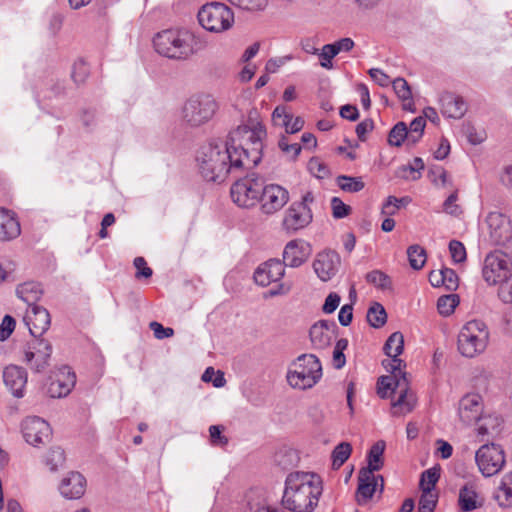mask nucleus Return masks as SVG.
I'll list each match as a JSON object with an SVG mask.
<instances>
[{
	"label": "nucleus",
	"instance_id": "f257e3e1",
	"mask_svg": "<svg viewBox=\"0 0 512 512\" xmlns=\"http://www.w3.org/2000/svg\"><path fill=\"white\" fill-rule=\"evenodd\" d=\"M322 480L312 472L295 471L287 475L282 505L292 512H312L322 494Z\"/></svg>",
	"mask_w": 512,
	"mask_h": 512
},
{
	"label": "nucleus",
	"instance_id": "f03ea898",
	"mask_svg": "<svg viewBox=\"0 0 512 512\" xmlns=\"http://www.w3.org/2000/svg\"><path fill=\"white\" fill-rule=\"evenodd\" d=\"M197 163L202 177L209 182H223L233 170L246 168L228 142L212 141L198 151Z\"/></svg>",
	"mask_w": 512,
	"mask_h": 512
},
{
	"label": "nucleus",
	"instance_id": "7ed1b4c3",
	"mask_svg": "<svg viewBox=\"0 0 512 512\" xmlns=\"http://www.w3.org/2000/svg\"><path fill=\"white\" fill-rule=\"evenodd\" d=\"M265 136L266 130L261 123L253 126L239 125L229 133L226 141L234 154L244 160L245 167L250 168L261 160L262 139Z\"/></svg>",
	"mask_w": 512,
	"mask_h": 512
},
{
	"label": "nucleus",
	"instance_id": "20e7f679",
	"mask_svg": "<svg viewBox=\"0 0 512 512\" xmlns=\"http://www.w3.org/2000/svg\"><path fill=\"white\" fill-rule=\"evenodd\" d=\"M155 50L171 59H187L205 47V43L194 33L182 29H168L156 34L153 39Z\"/></svg>",
	"mask_w": 512,
	"mask_h": 512
},
{
	"label": "nucleus",
	"instance_id": "39448f33",
	"mask_svg": "<svg viewBox=\"0 0 512 512\" xmlns=\"http://www.w3.org/2000/svg\"><path fill=\"white\" fill-rule=\"evenodd\" d=\"M322 377V366L319 359L313 354L298 356L289 366L286 379L288 384L299 390L310 389Z\"/></svg>",
	"mask_w": 512,
	"mask_h": 512
},
{
	"label": "nucleus",
	"instance_id": "423d86ee",
	"mask_svg": "<svg viewBox=\"0 0 512 512\" xmlns=\"http://www.w3.org/2000/svg\"><path fill=\"white\" fill-rule=\"evenodd\" d=\"M218 110V103L210 94H196L182 105L180 121L182 125L197 128L213 119Z\"/></svg>",
	"mask_w": 512,
	"mask_h": 512
},
{
	"label": "nucleus",
	"instance_id": "0eeeda50",
	"mask_svg": "<svg viewBox=\"0 0 512 512\" xmlns=\"http://www.w3.org/2000/svg\"><path fill=\"white\" fill-rule=\"evenodd\" d=\"M489 341V330L481 320L467 322L458 335V350L465 357H474L485 351Z\"/></svg>",
	"mask_w": 512,
	"mask_h": 512
},
{
	"label": "nucleus",
	"instance_id": "6e6552de",
	"mask_svg": "<svg viewBox=\"0 0 512 512\" xmlns=\"http://www.w3.org/2000/svg\"><path fill=\"white\" fill-rule=\"evenodd\" d=\"M199 24L207 31L222 33L234 24V12L225 4L211 2L203 5L198 12Z\"/></svg>",
	"mask_w": 512,
	"mask_h": 512
},
{
	"label": "nucleus",
	"instance_id": "1a4fd4ad",
	"mask_svg": "<svg viewBox=\"0 0 512 512\" xmlns=\"http://www.w3.org/2000/svg\"><path fill=\"white\" fill-rule=\"evenodd\" d=\"M263 182L255 174L236 181L231 187V198L239 207L250 208L260 200Z\"/></svg>",
	"mask_w": 512,
	"mask_h": 512
},
{
	"label": "nucleus",
	"instance_id": "9d476101",
	"mask_svg": "<svg viewBox=\"0 0 512 512\" xmlns=\"http://www.w3.org/2000/svg\"><path fill=\"white\" fill-rule=\"evenodd\" d=\"M314 201V196L311 192L303 195L301 201L294 202L285 212L283 218V228L286 231H298L308 226L312 221V212L309 204Z\"/></svg>",
	"mask_w": 512,
	"mask_h": 512
},
{
	"label": "nucleus",
	"instance_id": "9b49d317",
	"mask_svg": "<svg viewBox=\"0 0 512 512\" xmlns=\"http://www.w3.org/2000/svg\"><path fill=\"white\" fill-rule=\"evenodd\" d=\"M475 461L483 476H493L505 464L504 451L494 443L484 444L476 451Z\"/></svg>",
	"mask_w": 512,
	"mask_h": 512
},
{
	"label": "nucleus",
	"instance_id": "f8f14e48",
	"mask_svg": "<svg viewBox=\"0 0 512 512\" xmlns=\"http://www.w3.org/2000/svg\"><path fill=\"white\" fill-rule=\"evenodd\" d=\"M52 354V344L45 338L33 337L25 349V361L35 372H42L48 366Z\"/></svg>",
	"mask_w": 512,
	"mask_h": 512
},
{
	"label": "nucleus",
	"instance_id": "ddd939ff",
	"mask_svg": "<svg viewBox=\"0 0 512 512\" xmlns=\"http://www.w3.org/2000/svg\"><path fill=\"white\" fill-rule=\"evenodd\" d=\"M510 270L508 256L502 251H494L486 256L482 273L489 285H496L510 274Z\"/></svg>",
	"mask_w": 512,
	"mask_h": 512
},
{
	"label": "nucleus",
	"instance_id": "4468645a",
	"mask_svg": "<svg viewBox=\"0 0 512 512\" xmlns=\"http://www.w3.org/2000/svg\"><path fill=\"white\" fill-rule=\"evenodd\" d=\"M457 415L459 421L466 427L476 424L483 419L484 403L478 393H467L458 402Z\"/></svg>",
	"mask_w": 512,
	"mask_h": 512
},
{
	"label": "nucleus",
	"instance_id": "2eb2a0df",
	"mask_svg": "<svg viewBox=\"0 0 512 512\" xmlns=\"http://www.w3.org/2000/svg\"><path fill=\"white\" fill-rule=\"evenodd\" d=\"M21 430L25 441L34 447L46 444L52 434L49 423L37 416L24 419Z\"/></svg>",
	"mask_w": 512,
	"mask_h": 512
},
{
	"label": "nucleus",
	"instance_id": "dca6fc26",
	"mask_svg": "<svg viewBox=\"0 0 512 512\" xmlns=\"http://www.w3.org/2000/svg\"><path fill=\"white\" fill-rule=\"evenodd\" d=\"M261 211L266 215L274 214L289 201V192L278 184H269L262 188Z\"/></svg>",
	"mask_w": 512,
	"mask_h": 512
},
{
	"label": "nucleus",
	"instance_id": "f3484780",
	"mask_svg": "<svg viewBox=\"0 0 512 512\" xmlns=\"http://www.w3.org/2000/svg\"><path fill=\"white\" fill-rule=\"evenodd\" d=\"M404 349V337L401 332L392 333L386 340L383 350L384 353L389 357L382 361V366L389 373H395L400 371L401 368H406V363L398 358L402 354Z\"/></svg>",
	"mask_w": 512,
	"mask_h": 512
},
{
	"label": "nucleus",
	"instance_id": "a211bd4d",
	"mask_svg": "<svg viewBox=\"0 0 512 512\" xmlns=\"http://www.w3.org/2000/svg\"><path fill=\"white\" fill-rule=\"evenodd\" d=\"M340 264L341 259L337 252L325 250L316 255L313 261V269L321 281L327 282L336 275Z\"/></svg>",
	"mask_w": 512,
	"mask_h": 512
},
{
	"label": "nucleus",
	"instance_id": "6ab92c4d",
	"mask_svg": "<svg viewBox=\"0 0 512 512\" xmlns=\"http://www.w3.org/2000/svg\"><path fill=\"white\" fill-rule=\"evenodd\" d=\"M76 383V375L68 366H62L54 373L47 393L52 398L66 397Z\"/></svg>",
	"mask_w": 512,
	"mask_h": 512
},
{
	"label": "nucleus",
	"instance_id": "aec40b11",
	"mask_svg": "<svg viewBox=\"0 0 512 512\" xmlns=\"http://www.w3.org/2000/svg\"><path fill=\"white\" fill-rule=\"evenodd\" d=\"M489 237L495 245H505L512 237L508 218L499 212H490L486 219Z\"/></svg>",
	"mask_w": 512,
	"mask_h": 512
},
{
	"label": "nucleus",
	"instance_id": "412c9836",
	"mask_svg": "<svg viewBox=\"0 0 512 512\" xmlns=\"http://www.w3.org/2000/svg\"><path fill=\"white\" fill-rule=\"evenodd\" d=\"M312 253L311 245L301 239L289 241L283 251V264L296 268L301 266Z\"/></svg>",
	"mask_w": 512,
	"mask_h": 512
},
{
	"label": "nucleus",
	"instance_id": "4be33fe9",
	"mask_svg": "<svg viewBox=\"0 0 512 512\" xmlns=\"http://www.w3.org/2000/svg\"><path fill=\"white\" fill-rule=\"evenodd\" d=\"M338 327L334 321L320 320L310 328V340L314 349H325L331 345Z\"/></svg>",
	"mask_w": 512,
	"mask_h": 512
},
{
	"label": "nucleus",
	"instance_id": "5701e85b",
	"mask_svg": "<svg viewBox=\"0 0 512 512\" xmlns=\"http://www.w3.org/2000/svg\"><path fill=\"white\" fill-rule=\"evenodd\" d=\"M24 320L33 337H42L51 324L50 313L46 308L39 305L30 307L26 312Z\"/></svg>",
	"mask_w": 512,
	"mask_h": 512
},
{
	"label": "nucleus",
	"instance_id": "b1692460",
	"mask_svg": "<svg viewBox=\"0 0 512 512\" xmlns=\"http://www.w3.org/2000/svg\"><path fill=\"white\" fill-rule=\"evenodd\" d=\"M284 264L278 259H270L261 264L254 272V280L260 286H268L284 276Z\"/></svg>",
	"mask_w": 512,
	"mask_h": 512
},
{
	"label": "nucleus",
	"instance_id": "393cba45",
	"mask_svg": "<svg viewBox=\"0 0 512 512\" xmlns=\"http://www.w3.org/2000/svg\"><path fill=\"white\" fill-rule=\"evenodd\" d=\"M27 378V372L19 366L10 365L3 371L5 386L16 398H22L24 396Z\"/></svg>",
	"mask_w": 512,
	"mask_h": 512
},
{
	"label": "nucleus",
	"instance_id": "a878e982",
	"mask_svg": "<svg viewBox=\"0 0 512 512\" xmlns=\"http://www.w3.org/2000/svg\"><path fill=\"white\" fill-rule=\"evenodd\" d=\"M380 481L381 490L383 489V477L375 476L370 470H360L358 474V488L356 493L357 502L364 504L370 500Z\"/></svg>",
	"mask_w": 512,
	"mask_h": 512
},
{
	"label": "nucleus",
	"instance_id": "bb28decb",
	"mask_svg": "<svg viewBox=\"0 0 512 512\" xmlns=\"http://www.w3.org/2000/svg\"><path fill=\"white\" fill-rule=\"evenodd\" d=\"M395 393H398V397L391 403V414L404 416L411 413L416 407L417 397L410 389L409 382L405 386L399 387Z\"/></svg>",
	"mask_w": 512,
	"mask_h": 512
},
{
	"label": "nucleus",
	"instance_id": "cd10ccee",
	"mask_svg": "<svg viewBox=\"0 0 512 512\" xmlns=\"http://www.w3.org/2000/svg\"><path fill=\"white\" fill-rule=\"evenodd\" d=\"M408 383L407 373L405 368L400 371H395L391 375L381 376L377 381V393L385 399L391 394L395 393L399 387L405 386Z\"/></svg>",
	"mask_w": 512,
	"mask_h": 512
},
{
	"label": "nucleus",
	"instance_id": "c85d7f7f",
	"mask_svg": "<svg viewBox=\"0 0 512 512\" xmlns=\"http://www.w3.org/2000/svg\"><path fill=\"white\" fill-rule=\"evenodd\" d=\"M86 489V480L79 472H70L60 483L59 490L67 499H79Z\"/></svg>",
	"mask_w": 512,
	"mask_h": 512
},
{
	"label": "nucleus",
	"instance_id": "c756f323",
	"mask_svg": "<svg viewBox=\"0 0 512 512\" xmlns=\"http://www.w3.org/2000/svg\"><path fill=\"white\" fill-rule=\"evenodd\" d=\"M440 103L442 114L448 118L460 119L467 111L463 98L450 92L441 95Z\"/></svg>",
	"mask_w": 512,
	"mask_h": 512
},
{
	"label": "nucleus",
	"instance_id": "7c9ffc66",
	"mask_svg": "<svg viewBox=\"0 0 512 512\" xmlns=\"http://www.w3.org/2000/svg\"><path fill=\"white\" fill-rule=\"evenodd\" d=\"M20 232V224L14 213L0 208V241L16 238Z\"/></svg>",
	"mask_w": 512,
	"mask_h": 512
},
{
	"label": "nucleus",
	"instance_id": "2f4dec72",
	"mask_svg": "<svg viewBox=\"0 0 512 512\" xmlns=\"http://www.w3.org/2000/svg\"><path fill=\"white\" fill-rule=\"evenodd\" d=\"M458 504L462 512H470L482 506V500L473 484H465L460 489Z\"/></svg>",
	"mask_w": 512,
	"mask_h": 512
},
{
	"label": "nucleus",
	"instance_id": "473e14b6",
	"mask_svg": "<svg viewBox=\"0 0 512 512\" xmlns=\"http://www.w3.org/2000/svg\"><path fill=\"white\" fill-rule=\"evenodd\" d=\"M16 294L30 308L33 305H37L36 302L40 300L43 290L39 283L29 281L18 285L16 288Z\"/></svg>",
	"mask_w": 512,
	"mask_h": 512
},
{
	"label": "nucleus",
	"instance_id": "72a5a7b5",
	"mask_svg": "<svg viewBox=\"0 0 512 512\" xmlns=\"http://www.w3.org/2000/svg\"><path fill=\"white\" fill-rule=\"evenodd\" d=\"M494 499L500 507H510L512 505V471L506 473L494 493Z\"/></svg>",
	"mask_w": 512,
	"mask_h": 512
},
{
	"label": "nucleus",
	"instance_id": "f704fd0d",
	"mask_svg": "<svg viewBox=\"0 0 512 512\" xmlns=\"http://www.w3.org/2000/svg\"><path fill=\"white\" fill-rule=\"evenodd\" d=\"M424 161L420 157H415L408 165H403L397 169V176L406 180H418L421 177V171L424 169Z\"/></svg>",
	"mask_w": 512,
	"mask_h": 512
},
{
	"label": "nucleus",
	"instance_id": "c9c22d12",
	"mask_svg": "<svg viewBox=\"0 0 512 512\" xmlns=\"http://www.w3.org/2000/svg\"><path fill=\"white\" fill-rule=\"evenodd\" d=\"M385 450V442H376L369 450L367 460L368 467L362 468L361 470H370L371 473L379 471L383 466V453Z\"/></svg>",
	"mask_w": 512,
	"mask_h": 512
},
{
	"label": "nucleus",
	"instance_id": "e433bc0d",
	"mask_svg": "<svg viewBox=\"0 0 512 512\" xmlns=\"http://www.w3.org/2000/svg\"><path fill=\"white\" fill-rule=\"evenodd\" d=\"M410 134L408 133V126L404 122H398L393 126L388 135V143L391 146L400 147L405 141L409 144Z\"/></svg>",
	"mask_w": 512,
	"mask_h": 512
},
{
	"label": "nucleus",
	"instance_id": "4c0bfd02",
	"mask_svg": "<svg viewBox=\"0 0 512 512\" xmlns=\"http://www.w3.org/2000/svg\"><path fill=\"white\" fill-rule=\"evenodd\" d=\"M393 90L400 100L404 102L403 108L413 111L412 105V92L408 82L403 78H396L392 82Z\"/></svg>",
	"mask_w": 512,
	"mask_h": 512
},
{
	"label": "nucleus",
	"instance_id": "58836bf2",
	"mask_svg": "<svg viewBox=\"0 0 512 512\" xmlns=\"http://www.w3.org/2000/svg\"><path fill=\"white\" fill-rule=\"evenodd\" d=\"M367 321L374 328L382 327L387 321V314L384 307L378 303L374 302L367 312Z\"/></svg>",
	"mask_w": 512,
	"mask_h": 512
},
{
	"label": "nucleus",
	"instance_id": "ea45409f",
	"mask_svg": "<svg viewBox=\"0 0 512 512\" xmlns=\"http://www.w3.org/2000/svg\"><path fill=\"white\" fill-rule=\"evenodd\" d=\"M428 176L433 185L439 188L453 187V181L448 172L441 166L430 168Z\"/></svg>",
	"mask_w": 512,
	"mask_h": 512
},
{
	"label": "nucleus",
	"instance_id": "a19ab883",
	"mask_svg": "<svg viewBox=\"0 0 512 512\" xmlns=\"http://www.w3.org/2000/svg\"><path fill=\"white\" fill-rule=\"evenodd\" d=\"M352 446L349 442H341L332 451L333 469H339L350 457Z\"/></svg>",
	"mask_w": 512,
	"mask_h": 512
},
{
	"label": "nucleus",
	"instance_id": "79ce46f5",
	"mask_svg": "<svg viewBox=\"0 0 512 512\" xmlns=\"http://www.w3.org/2000/svg\"><path fill=\"white\" fill-rule=\"evenodd\" d=\"M337 185L345 192L356 193L361 191L365 184L361 177L340 175L336 178Z\"/></svg>",
	"mask_w": 512,
	"mask_h": 512
},
{
	"label": "nucleus",
	"instance_id": "37998d69",
	"mask_svg": "<svg viewBox=\"0 0 512 512\" xmlns=\"http://www.w3.org/2000/svg\"><path fill=\"white\" fill-rule=\"evenodd\" d=\"M407 256L410 266L415 270H420L426 262L425 249L419 245H411L407 249Z\"/></svg>",
	"mask_w": 512,
	"mask_h": 512
},
{
	"label": "nucleus",
	"instance_id": "c03bdc74",
	"mask_svg": "<svg viewBox=\"0 0 512 512\" xmlns=\"http://www.w3.org/2000/svg\"><path fill=\"white\" fill-rule=\"evenodd\" d=\"M440 477V469L438 468H430L425 470L420 479V489L422 492H432L435 488V485Z\"/></svg>",
	"mask_w": 512,
	"mask_h": 512
},
{
	"label": "nucleus",
	"instance_id": "a18cd8bd",
	"mask_svg": "<svg viewBox=\"0 0 512 512\" xmlns=\"http://www.w3.org/2000/svg\"><path fill=\"white\" fill-rule=\"evenodd\" d=\"M425 126L426 120L422 116H418L412 120L408 127V133L410 134L409 144H411V146H414L422 138Z\"/></svg>",
	"mask_w": 512,
	"mask_h": 512
},
{
	"label": "nucleus",
	"instance_id": "49530a36",
	"mask_svg": "<svg viewBox=\"0 0 512 512\" xmlns=\"http://www.w3.org/2000/svg\"><path fill=\"white\" fill-rule=\"evenodd\" d=\"M459 304V297L456 294L441 296L437 301V309L443 316H449Z\"/></svg>",
	"mask_w": 512,
	"mask_h": 512
},
{
	"label": "nucleus",
	"instance_id": "de8ad7c7",
	"mask_svg": "<svg viewBox=\"0 0 512 512\" xmlns=\"http://www.w3.org/2000/svg\"><path fill=\"white\" fill-rule=\"evenodd\" d=\"M65 461L64 451L60 447L51 448L45 458V463L51 471H56Z\"/></svg>",
	"mask_w": 512,
	"mask_h": 512
},
{
	"label": "nucleus",
	"instance_id": "09e8293b",
	"mask_svg": "<svg viewBox=\"0 0 512 512\" xmlns=\"http://www.w3.org/2000/svg\"><path fill=\"white\" fill-rule=\"evenodd\" d=\"M230 4L247 11H262L268 0H227Z\"/></svg>",
	"mask_w": 512,
	"mask_h": 512
},
{
	"label": "nucleus",
	"instance_id": "8fccbe9b",
	"mask_svg": "<svg viewBox=\"0 0 512 512\" xmlns=\"http://www.w3.org/2000/svg\"><path fill=\"white\" fill-rule=\"evenodd\" d=\"M336 50L331 44L324 45L321 49H319V52L317 55H319L320 58V66L322 68H325L327 70H330L333 68V58L337 55Z\"/></svg>",
	"mask_w": 512,
	"mask_h": 512
},
{
	"label": "nucleus",
	"instance_id": "3c124183",
	"mask_svg": "<svg viewBox=\"0 0 512 512\" xmlns=\"http://www.w3.org/2000/svg\"><path fill=\"white\" fill-rule=\"evenodd\" d=\"M438 500V495L433 492H422L419 500V512H433Z\"/></svg>",
	"mask_w": 512,
	"mask_h": 512
},
{
	"label": "nucleus",
	"instance_id": "603ef678",
	"mask_svg": "<svg viewBox=\"0 0 512 512\" xmlns=\"http://www.w3.org/2000/svg\"><path fill=\"white\" fill-rule=\"evenodd\" d=\"M458 200V191L454 190L444 201L443 210L445 213L458 217L462 214L461 207L456 203Z\"/></svg>",
	"mask_w": 512,
	"mask_h": 512
},
{
	"label": "nucleus",
	"instance_id": "864d4df0",
	"mask_svg": "<svg viewBox=\"0 0 512 512\" xmlns=\"http://www.w3.org/2000/svg\"><path fill=\"white\" fill-rule=\"evenodd\" d=\"M347 346L348 340L345 338H341L336 342L333 351V363L337 369H341L345 365L346 360L343 351L347 348Z\"/></svg>",
	"mask_w": 512,
	"mask_h": 512
},
{
	"label": "nucleus",
	"instance_id": "5fc2aeb1",
	"mask_svg": "<svg viewBox=\"0 0 512 512\" xmlns=\"http://www.w3.org/2000/svg\"><path fill=\"white\" fill-rule=\"evenodd\" d=\"M88 75H89V68H88L87 63L83 60L76 61L73 65L72 73H71V76H72V79L74 80V82L77 84L84 83L86 78L88 77Z\"/></svg>",
	"mask_w": 512,
	"mask_h": 512
},
{
	"label": "nucleus",
	"instance_id": "6e6d98bb",
	"mask_svg": "<svg viewBox=\"0 0 512 512\" xmlns=\"http://www.w3.org/2000/svg\"><path fill=\"white\" fill-rule=\"evenodd\" d=\"M449 251L451 258L455 263H462L466 260V248L462 242L458 240H451L449 243Z\"/></svg>",
	"mask_w": 512,
	"mask_h": 512
},
{
	"label": "nucleus",
	"instance_id": "4d7b16f0",
	"mask_svg": "<svg viewBox=\"0 0 512 512\" xmlns=\"http://www.w3.org/2000/svg\"><path fill=\"white\" fill-rule=\"evenodd\" d=\"M366 280L374 286L385 289L390 286L389 277L379 270H374L366 275Z\"/></svg>",
	"mask_w": 512,
	"mask_h": 512
},
{
	"label": "nucleus",
	"instance_id": "13d9d810",
	"mask_svg": "<svg viewBox=\"0 0 512 512\" xmlns=\"http://www.w3.org/2000/svg\"><path fill=\"white\" fill-rule=\"evenodd\" d=\"M498 296L502 302L512 303V273L499 284Z\"/></svg>",
	"mask_w": 512,
	"mask_h": 512
},
{
	"label": "nucleus",
	"instance_id": "bf43d9fd",
	"mask_svg": "<svg viewBox=\"0 0 512 512\" xmlns=\"http://www.w3.org/2000/svg\"><path fill=\"white\" fill-rule=\"evenodd\" d=\"M224 427L221 425H211L209 427L210 441L214 446L224 447L228 444V438L222 435Z\"/></svg>",
	"mask_w": 512,
	"mask_h": 512
},
{
	"label": "nucleus",
	"instance_id": "052dcab7",
	"mask_svg": "<svg viewBox=\"0 0 512 512\" xmlns=\"http://www.w3.org/2000/svg\"><path fill=\"white\" fill-rule=\"evenodd\" d=\"M332 215L336 219H341L349 215L351 208L346 205L340 198L333 197L331 199Z\"/></svg>",
	"mask_w": 512,
	"mask_h": 512
},
{
	"label": "nucleus",
	"instance_id": "680f3d73",
	"mask_svg": "<svg viewBox=\"0 0 512 512\" xmlns=\"http://www.w3.org/2000/svg\"><path fill=\"white\" fill-rule=\"evenodd\" d=\"M293 115L288 113L285 106H277L272 113V121L274 125L285 127L290 122Z\"/></svg>",
	"mask_w": 512,
	"mask_h": 512
},
{
	"label": "nucleus",
	"instance_id": "e2e57ef3",
	"mask_svg": "<svg viewBox=\"0 0 512 512\" xmlns=\"http://www.w3.org/2000/svg\"><path fill=\"white\" fill-rule=\"evenodd\" d=\"M443 287L448 291H454L458 288V276L453 269L442 268Z\"/></svg>",
	"mask_w": 512,
	"mask_h": 512
},
{
	"label": "nucleus",
	"instance_id": "0e129e2a",
	"mask_svg": "<svg viewBox=\"0 0 512 512\" xmlns=\"http://www.w3.org/2000/svg\"><path fill=\"white\" fill-rule=\"evenodd\" d=\"M16 321L10 315H5L0 324V340L5 341L15 329Z\"/></svg>",
	"mask_w": 512,
	"mask_h": 512
},
{
	"label": "nucleus",
	"instance_id": "69168bd1",
	"mask_svg": "<svg viewBox=\"0 0 512 512\" xmlns=\"http://www.w3.org/2000/svg\"><path fill=\"white\" fill-rule=\"evenodd\" d=\"M405 201L406 198L398 199L394 196H389L386 202L383 204L382 214L389 216L394 215L401 207V204Z\"/></svg>",
	"mask_w": 512,
	"mask_h": 512
},
{
	"label": "nucleus",
	"instance_id": "338daca9",
	"mask_svg": "<svg viewBox=\"0 0 512 512\" xmlns=\"http://www.w3.org/2000/svg\"><path fill=\"white\" fill-rule=\"evenodd\" d=\"M133 263L137 269L135 274L137 279L150 278L152 276L153 271L150 267L147 266L146 260L143 257H136Z\"/></svg>",
	"mask_w": 512,
	"mask_h": 512
},
{
	"label": "nucleus",
	"instance_id": "774afa93",
	"mask_svg": "<svg viewBox=\"0 0 512 512\" xmlns=\"http://www.w3.org/2000/svg\"><path fill=\"white\" fill-rule=\"evenodd\" d=\"M150 329L153 331L157 339L169 338L174 335V330L170 327H164L162 324L153 321L149 324Z\"/></svg>",
	"mask_w": 512,
	"mask_h": 512
}]
</instances>
